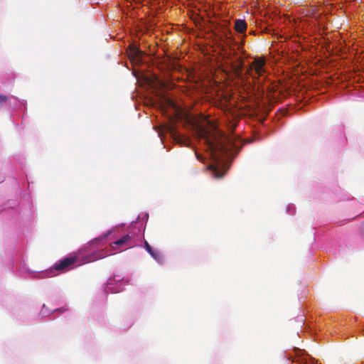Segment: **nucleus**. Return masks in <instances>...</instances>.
Wrapping results in <instances>:
<instances>
[{"mask_svg": "<svg viewBox=\"0 0 364 364\" xmlns=\"http://www.w3.org/2000/svg\"><path fill=\"white\" fill-rule=\"evenodd\" d=\"M220 40L226 46L236 45L234 33L229 26H224L221 30Z\"/></svg>", "mask_w": 364, "mask_h": 364, "instance_id": "6", "label": "nucleus"}, {"mask_svg": "<svg viewBox=\"0 0 364 364\" xmlns=\"http://www.w3.org/2000/svg\"><path fill=\"white\" fill-rule=\"evenodd\" d=\"M287 213L289 215H294L296 213V207L294 204H288L287 205Z\"/></svg>", "mask_w": 364, "mask_h": 364, "instance_id": "11", "label": "nucleus"}, {"mask_svg": "<svg viewBox=\"0 0 364 364\" xmlns=\"http://www.w3.org/2000/svg\"><path fill=\"white\" fill-rule=\"evenodd\" d=\"M7 101L13 109L23 110V112L26 110V102L25 100H20L14 96H10L9 98L7 97Z\"/></svg>", "mask_w": 364, "mask_h": 364, "instance_id": "7", "label": "nucleus"}, {"mask_svg": "<svg viewBox=\"0 0 364 364\" xmlns=\"http://www.w3.org/2000/svg\"><path fill=\"white\" fill-rule=\"evenodd\" d=\"M6 208H13V206H11V205H10V202L9 203V205L6 206Z\"/></svg>", "mask_w": 364, "mask_h": 364, "instance_id": "15", "label": "nucleus"}, {"mask_svg": "<svg viewBox=\"0 0 364 364\" xmlns=\"http://www.w3.org/2000/svg\"><path fill=\"white\" fill-rule=\"evenodd\" d=\"M156 132H157V133H158V136H159V137L160 138V140H161V143H164V141H164V139H163V136H162V133H161V131H158V130H156Z\"/></svg>", "mask_w": 364, "mask_h": 364, "instance_id": "13", "label": "nucleus"}, {"mask_svg": "<svg viewBox=\"0 0 364 364\" xmlns=\"http://www.w3.org/2000/svg\"><path fill=\"white\" fill-rule=\"evenodd\" d=\"M149 214L145 213L141 220L140 215L136 221H132L127 228L126 233L120 238L114 241L109 247L102 248L103 240H106L109 236L113 235L116 238L119 233L116 234V228H112L103 233L101 236L90 240L88 244L78 250L77 255L66 257L56 262L52 267L45 271H41L35 274L37 278L51 277L58 275L60 272L80 264L94 262L104 258L108 255H114L117 251H122L125 247L136 237L144 236L145 223L147 222Z\"/></svg>", "mask_w": 364, "mask_h": 364, "instance_id": "1", "label": "nucleus"}, {"mask_svg": "<svg viewBox=\"0 0 364 364\" xmlns=\"http://www.w3.org/2000/svg\"><path fill=\"white\" fill-rule=\"evenodd\" d=\"M285 357L294 364H318L314 358L304 350L299 348H294L292 350L286 352Z\"/></svg>", "mask_w": 364, "mask_h": 364, "instance_id": "3", "label": "nucleus"}, {"mask_svg": "<svg viewBox=\"0 0 364 364\" xmlns=\"http://www.w3.org/2000/svg\"><path fill=\"white\" fill-rule=\"evenodd\" d=\"M247 23L245 20L237 19L235 22V31L239 34H245L247 30Z\"/></svg>", "mask_w": 364, "mask_h": 364, "instance_id": "10", "label": "nucleus"}, {"mask_svg": "<svg viewBox=\"0 0 364 364\" xmlns=\"http://www.w3.org/2000/svg\"><path fill=\"white\" fill-rule=\"evenodd\" d=\"M203 140L208 159L198 156L197 158L203 163L209 161L207 168L215 178H221L226 174L232 162V159H229L230 156L235 151L236 156L242 146L247 143L235 133L229 136L222 134L220 137L205 133L203 134Z\"/></svg>", "mask_w": 364, "mask_h": 364, "instance_id": "2", "label": "nucleus"}, {"mask_svg": "<svg viewBox=\"0 0 364 364\" xmlns=\"http://www.w3.org/2000/svg\"><path fill=\"white\" fill-rule=\"evenodd\" d=\"M7 102V97L4 95H0V107Z\"/></svg>", "mask_w": 364, "mask_h": 364, "instance_id": "12", "label": "nucleus"}, {"mask_svg": "<svg viewBox=\"0 0 364 364\" xmlns=\"http://www.w3.org/2000/svg\"><path fill=\"white\" fill-rule=\"evenodd\" d=\"M144 245L145 250L152 257V258L158 264H162L164 262V256L159 251L154 250L146 240H144Z\"/></svg>", "mask_w": 364, "mask_h": 364, "instance_id": "8", "label": "nucleus"}, {"mask_svg": "<svg viewBox=\"0 0 364 364\" xmlns=\"http://www.w3.org/2000/svg\"><path fill=\"white\" fill-rule=\"evenodd\" d=\"M11 269L14 272H16L18 276H22L23 273L30 272L29 269L26 267L23 259V252H17L12 257Z\"/></svg>", "mask_w": 364, "mask_h": 364, "instance_id": "5", "label": "nucleus"}, {"mask_svg": "<svg viewBox=\"0 0 364 364\" xmlns=\"http://www.w3.org/2000/svg\"><path fill=\"white\" fill-rule=\"evenodd\" d=\"M164 129H166L167 132H171V127L169 125H166L164 127Z\"/></svg>", "mask_w": 364, "mask_h": 364, "instance_id": "14", "label": "nucleus"}, {"mask_svg": "<svg viewBox=\"0 0 364 364\" xmlns=\"http://www.w3.org/2000/svg\"><path fill=\"white\" fill-rule=\"evenodd\" d=\"M6 208H1L0 207V213H1V212H3L4 210H6Z\"/></svg>", "mask_w": 364, "mask_h": 364, "instance_id": "16", "label": "nucleus"}, {"mask_svg": "<svg viewBox=\"0 0 364 364\" xmlns=\"http://www.w3.org/2000/svg\"><path fill=\"white\" fill-rule=\"evenodd\" d=\"M132 74H133V75H134L136 78H137V76H136V73H135L134 71H133V72H132Z\"/></svg>", "mask_w": 364, "mask_h": 364, "instance_id": "17", "label": "nucleus"}, {"mask_svg": "<svg viewBox=\"0 0 364 364\" xmlns=\"http://www.w3.org/2000/svg\"><path fill=\"white\" fill-rule=\"evenodd\" d=\"M68 308L65 306L61 308H58L53 310H49L46 308V305H43V308L41 311V315L42 316H47L51 314L58 313V314H62L67 311Z\"/></svg>", "mask_w": 364, "mask_h": 364, "instance_id": "9", "label": "nucleus"}, {"mask_svg": "<svg viewBox=\"0 0 364 364\" xmlns=\"http://www.w3.org/2000/svg\"><path fill=\"white\" fill-rule=\"evenodd\" d=\"M127 283V281L124 280L120 275H114L113 277L109 278L107 283L105 284L103 287L105 294H114L122 291Z\"/></svg>", "mask_w": 364, "mask_h": 364, "instance_id": "4", "label": "nucleus"}, {"mask_svg": "<svg viewBox=\"0 0 364 364\" xmlns=\"http://www.w3.org/2000/svg\"><path fill=\"white\" fill-rule=\"evenodd\" d=\"M124 223H122L121 225H119V227H124Z\"/></svg>", "mask_w": 364, "mask_h": 364, "instance_id": "18", "label": "nucleus"}]
</instances>
